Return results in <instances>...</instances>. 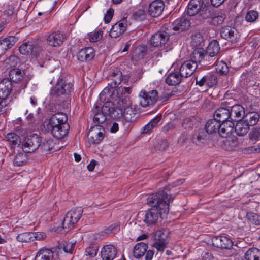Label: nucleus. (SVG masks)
Here are the masks:
<instances>
[{
	"mask_svg": "<svg viewBox=\"0 0 260 260\" xmlns=\"http://www.w3.org/2000/svg\"><path fill=\"white\" fill-rule=\"evenodd\" d=\"M173 198L164 190H160L150 195L147 202L151 208L145 214L143 221L145 224L152 226L163 219L169 212V203L173 201Z\"/></svg>",
	"mask_w": 260,
	"mask_h": 260,
	"instance_id": "1",
	"label": "nucleus"
},
{
	"mask_svg": "<svg viewBox=\"0 0 260 260\" xmlns=\"http://www.w3.org/2000/svg\"><path fill=\"white\" fill-rule=\"evenodd\" d=\"M110 78L112 81L108 84L110 87H107L103 89L100 94L101 99L103 96H111L114 92V89L116 88L121 82L126 83L128 81L127 76H123L122 72L118 68H115L112 70Z\"/></svg>",
	"mask_w": 260,
	"mask_h": 260,
	"instance_id": "2",
	"label": "nucleus"
},
{
	"mask_svg": "<svg viewBox=\"0 0 260 260\" xmlns=\"http://www.w3.org/2000/svg\"><path fill=\"white\" fill-rule=\"evenodd\" d=\"M82 213L81 207H76L69 211L62 221L63 228L68 231L73 228L81 217Z\"/></svg>",
	"mask_w": 260,
	"mask_h": 260,
	"instance_id": "3",
	"label": "nucleus"
},
{
	"mask_svg": "<svg viewBox=\"0 0 260 260\" xmlns=\"http://www.w3.org/2000/svg\"><path fill=\"white\" fill-rule=\"evenodd\" d=\"M42 143L41 137L37 134H33L27 136L24 139L22 148L25 153H31L37 150Z\"/></svg>",
	"mask_w": 260,
	"mask_h": 260,
	"instance_id": "4",
	"label": "nucleus"
},
{
	"mask_svg": "<svg viewBox=\"0 0 260 260\" xmlns=\"http://www.w3.org/2000/svg\"><path fill=\"white\" fill-rule=\"evenodd\" d=\"M59 120L62 123L63 121H67L68 117L66 114L62 112H58L53 114L49 119H45L43 123L44 132L49 133L54 128L58 127L60 125L56 123V120Z\"/></svg>",
	"mask_w": 260,
	"mask_h": 260,
	"instance_id": "5",
	"label": "nucleus"
},
{
	"mask_svg": "<svg viewBox=\"0 0 260 260\" xmlns=\"http://www.w3.org/2000/svg\"><path fill=\"white\" fill-rule=\"evenodd\" d=\"M230 107L231 104L228 101L222 102L220 107L214 112L213 115L214 118L220 123L230 121V120H231L230 113Z\"/></svg>",
	"mask_w": 260,
	"mask_h": 260,
	"instance_id": "6",
	"label": "nucleus"
},
{
	"mask_svg": "<svg viewBox=\"0 0 260 260\" xmlns=\"http://www.w3.org/2000/svg\"><path fill=\"white\" fill-rule=\"evenodd\" d=\"M140 104L144 107L152 105L156 103L158 99V91L152 90L147 92L142 90L139 94Z\"/></svg>",
	"mask_w": 260,
	"mask_h": 260,
	"instance_id": "7",
	"label": "nucleus"
},
{
	"mask_svg": "<svg viewBox=\"0 0 260 260\" xmlns=\"http://www.w3.org/2000/svg\"><path fill=\"white\" fill-rule=\"evenodd\" d=\"M103 111L114 119H118L122 116H124L125 118H129L122 109L119 107L115 108L113 103L111 101H107L103 104Z\"/></svg>",
	"mask_w": 260,
	"mask_h": 260,
	"instance_id": "8",
	"label": "nucleus"
},
{
	"mask_svg": "<svg viewBox=\"0 0 260 260\" xmlns=\"http://www.w3.org/2000/svg\"><path fill=\"white\" fill-rule=\"evenodd\" d=\"M104 128L101 125L92 126L88 134L89 142L93 144H99L104 137Z\"/></svg>",
	"mask_w": 260,
	"mask_h": 260,
	"instance_id": "9",
	"label": "nucleus"
},
{
	"mask_svg": "<svg viewBox=\"0 0 260 260\" xmlns=\"http://www.w3.org/2000/svg\"><path fill=\"white\" fill-rule=\"evenodd\" d=\"M72 91L73 84L71 83L62 79H59L58 80L57 83L53 88L52 93L57 96H60L61 95L69 94Z\"/></svg>",
	"mask_w": 260,
	"mask_h": 260,
	"instance_id": "10",
	"label": "nucleus"
},
{
	"mask_svg": "<svg viewBox=\"0 0 260 260\" xmlns=\"http://www.w3.org/2000/svg\"><path fill=\"white\" fill-rule=\"evenodd\" d=\"M220 34L222 38L231 42L232 43H236L239 38V35L237 30L235 27L230 26L223 27L220 29Z\"/></svg>",
	"mask_w": 260,
	"mask_h": 260,
	"instance_id": "11",
	"label": "nucleus"
},
{
	"mask_svg": "<svg viewBox=\"0 0 260 260\" xmlns=\"http://www.w3.org/2000/svg\"><path fill=\"white\" fill-rule=\"evenodd\" d=\"M212 245L221 249H231L233 245V241L227 236L219 235L212 239Z\"/></svg>",
	"mask_w": 260,
	"mask_h": 260,
	"instance_id": "12",
	"label": "nucleus"
},
{
	"mask_svg": "<svg viewBox=\"0 0 260 260\" xmlns=\"http://www.w3.org/2000/svg\"><path fill=\"white\" fill-rule=\"evenodd\" d=\"M209 134L203 128L195 130L191 138L192 142L197 145L205 144L209 141Z\"/></svg>",
	"mask_w": 260,
	"mask_h": 260,
	"instance_id": "13",
	"label": "nucleus"
},
{
	"mask_svg": "<svg viewBox=\"0 0 260 260\" xmlns=\"http://www.w3.org/2000/svg\"><path fill=\"white\" fill-rule=\"evenodd\" d=\"M92 112L94 114L93 120L95 125H100L101 124H103L106 120V116L108 115V114L104 112L103 106L101 108V103H96L92 110Z\"/></svg>",
	"mask_w": 260,
	"mask_h": 260,
	"instance_id": "14",
	"label": "nucleus"
},
{
	"mask_svg": "<svg viewBox=\"0 0 260 260\" xmlns=\"http://www.w3.org/2000/svg\"><path fill=\"white\" fill-rule=\"evenodd\" d=\"M66 35L60 31H55L50 34L47 38L48 44L53 47H58L62 44Z\"/></svg>",
	"mask_w": 260,
	"mask_h": 260,
	"instance_id": "15",
	"label": "nucleus"
},
{
	"mask_svg": "<svg viewBox=\"0 0 260 260\" xmlns=\"http://www.w3.org/2000/svg\"><path fill=\"white\" fill-rule=\"evenodd\" d=\"M127 26V21L126 18H123L112 26L109 35L111 38H116L126 30Z\"/></svg>",
	"mask_w": 260,
	"mask_h": 260,
	"instance_id": "16",
	"label": "nucleus"
},
{
	"mask_svg": "<svg viewBox=\"0 0 260 260\" xmlns=\"http://www.w3.org/2000/svg\"><path fill=\"white\" fill-rule=\"evenodd\" d=\"M197 68V64L193 60L184 61L179 69V73L182 77L187 78L192 75Z\"/></svg>",
	"mask_w": 260,
	"mask_h": 260,
	"instance_id": "17",
	"label": "nucleus"
},
{
	"mask_svg": "<svg viewBox=\"0 0 260 260\" xmlns=\"http://www.w3.org/2000/svg\"><path fill=\"white\" fill-rule=\"evenodd\" d=\"M117 254V248L111 244L104 245L101 251L102 260H113Z\"/></svg>",
	"mask_w": 260,
	"mask_h": 260,
	"instance_id": "18",
	"label": "nucleus"
},
{
	"mask_svg": "<svg viewBox=\"0 0 260 260\" xmlns=\"http://www.w3.org/2000/svg\"><path fill=\"white\" fill-rule=\"evenodd\" d=\"M169 38L168 34L165 31H158L152 36L151 44L155 47L161 46L166 44Z\"/></svg>",
	"mask_w": 260,
	"mask_h": 260,
	"instance_id": "19",
	"label": "nucleus"
},
{
	"mask_svg": "<svg viewBox=\"0 0 260 260\" xmlns=\"http://www.w3.org/2000/svg\"><path fill=\"white\" fill-rule=\"evenodd\" d=\"M165 8V4L161 0H155L149 6L148 12L154 17L159 16L162 13Z\"/></svg>",
	"mask_w": 260,
	"mask_h": 260,
	"instance_id": "20",
	"label": "nucleus"
},
{
	"mask_svg": "<svg viewBox=\"0 0 260 260\" xmlns=\"http://www.w3.org/2000/svg\"><path fill=\"white\" fill-rule=\"evenodd\" d=\"M231 120L232 122L241 120L245 115L244 108L240 105L236 104L230 108Z\"/></svg>",
	"mask_w": 260,
	"mask_h": 260,
	"instance_id": "21",
	"label": "nucleus"
},
{
	"mask_svg": "<svg viewBox=\"0 0 260 260\" xmlns=\"http://www.w3.org/2000/svg\"><path fill=\"white\" fill-rule=\"evenodd\" d=\"M196 84L202 87L206 85L209 87H211L217 83V78L211 73H208L200 79L198 77L195 78Z\"/></svg>",
	"mask_w": 260,
	"mask_h": 260,
	"instance_id": "22",
	"label": "nucleus"
},
{
	"mask_svg": "<svg viewBox=\"0 0 260 260\" xmlns=\"http://www.w3.org/2000/svg\"><path fill=\"white\" fill-rule=\"evenodd\" d=\"M234 129V123L231 120L221 122L218 134L222 138H227L232 135Z\"/></svg>",
	"mask_w": 260,
	"mask_h": 260,
	"instance_id": "23",
	"label": "nucleus"
},
{
	"mask_svg": "<svg viewBox=\"0 0 260 260\" xmlns=\"http://www.w3.org/2000/svg\"><path fill=\"white\" fill-rule=\"evenodd\" d=\"M12 90V84L8 78L3 79L0 82V99H7Z\"/></svg>",
	"mask_w": 260,
	"mask_h": 260,
	"instance_id": "24",
	"label": "nucleus"
},
{
	"mask_svg": "<svg viewBox=\"0 0 260 260\" xmlns=\"http://www.w3.org/2000/svg\"><path fill=\"white\" fill-rule=\"evenodd\" d=\"M203 6V0H190L187 13L190 16L197 15Z\"/></svg>",
	"mask_w": 260,
	"mask_h": 260,
	"instance_id": "25",
	"label": "nucleus"
},
{
	"mask_svg": "<svg viewBox=\"0 0 260 260\" xmlns=\"http://www.w3.org/2000/svg\"><path fill=\"white\" fill-rule=\"evenodd\" d=\"M190 22L185 17L176 19L172 23V29L175 31H182L188 29L190 26Z\"/></svg>",
	"mask_w": 260,
	"mask_h": 260,
	"instance_id": "26",
	"label": "nucleus"
},
{
	"mask_svg": "<svg viewBox=\"0 0 260 260\" xmlns=\"http://www.w3.org/2000/svg\"><path fill=\"white\" fill-rule=\"evenodd\" d=\"M95 55L94 49L92 47H87L80 50L77 54L78 60L84 61H89L93 58Z\"/></svg>",
	"mask_w": 260,
	"mask_h": 260,
	"instance_id": "27",
	"label": "nucleus"
},
{
	"mask_svg": "<svg viewBox=\"0 0 260 260\" xmlns=\"http://www.w3.org/2000/svg\"><path fill=\"white\" fill-rule=\"evenodd\" d=\"M70 126L68 123H64L58 127L54 128L53 130L49 132L52 135L57 139L64 138L68 134Z\"/></svg>",
	"mask_w": 260,
	"mask_h": 260,
	"instance_id": "28",
	"label": "nucleus"
},
{
	"mask_svg": "<svg viewBox=\"0 0 260 260\" xmlns=\"http://www.w3.org/2000/svg\"><path fill=\"white\" fill-rule=\"evenodd\" d=\"M214 9L212 7L208 4H205L203 7L201 8L198 15V17H200L201 20H204L208 18H211L213 16Z\"/></svg>",
	"mask_w": 260,
	"mask_h": 260,
	"instance_id": "29",
	"label": "nucleus"
},
{
	"mask_svg": "<svg viewBox=\"0 0 260 260\" xmlns=\"http://www.w3.org/2000/svg\"><path fill=\"white\" fill-rule=\"evenodd\" d=\"M220 50L218 42L216 40H213L209 43L205 52L208 57H212L217 55Z\"/></svg>",
	"mask_w": 260,
	"mask_h": 260,
	"instance_id": "30",
	"label": "nucleus"
},
{
	"mask_svg": "<svg viewBox=\"0 0 260 260\" xmlns=\"http://www.w3.org/2000/svg\"><path fill=\"white\" fill-rule=\"evenodd\" d=\"M118 106L126 114L128 112H132V102L128 96L122 95L118 100Z\"/></svg>",
	"mask_w": 260,
	"mask_h": 260,
	"instance_id": "31",
	"label": "nucleus"
},
{
	"mask_svg": "<svg viewBox=\"0 0 260 260\" xmlns=\"http://www.w3.org/2000/svg\"><path fill=\"white\" fill-rule=\"evenodd\" d=\"M220 122L216 120L215 118L209 119L205 125V130L208 134H216L218 133L220 128Z\"/></svg>",
	"mask_w": 260,
	"mask_h": 260,
	"instance_id": "32",
	"label": "nucleus"
},
{
	"mask_svg": "<svg viewBox=\"0 0 260 260\" xmlns=\"http://www.w3.org/2000/svg\"><path fill=\"white\" fill-rule=\"evenodd\" d=\"M236 125H234L235 132L239 136H244L249 130L250 126L248 124L246 123L242 119L237 121Z\"/></svg>",
	"mask_w": 260,
	"mask_h": 260,
	"instance_id": "33",
	"label": "nucleus"
},
{
	"mask_svg": "<svg viewBox=\"0 0 260 260\" xmlns=\"http://www.w3.org/2000/svg\"><path fill=\"white\" fill-rule=\"evenodd\" d=\"M54 252L50 249L43 248L39 250L35 257V260H53Z\"/></svg>",
	"mask_w": 260,
	"mask_h": 260,
	"instance_id": "34",
	"label": "nucleus"
},
{
	"mask_svg": "<svg viewBox=\"0 0 260 260\" xmlns=\"http://www.w3.org/2000/svg\"><path fill=\"white\" fill-rule=\"evenodd\" d=\"M182 78L180 73L178 71L171 72L167 75L166 82L169 85H176L181 82Z\"/></svg>",
	"mask_w": 260,
	"mask_h": 260,
	"instance_id": "35",
	"label": "nucleus"
},
{
	"mask_svg": "<svg viewBox=\"0 0 260 260\" xmlns=\"http://www.w3.org/2000/svg\"><path fill=\"white\" fill-rule=\"evenodd\" d=\"M259 115L255 112H248L244 115L243 118L242 119L246 123L248 124L249 126H252L255 125L258 121Z\"/></svg>",
	"mask_w": 260,
	"mask_h": 260,
	"instance_id": "36",
	"label": "nucleus"
},
{
	"mask_svg": "<svg viewBox=\"0 0 260 260\" xmlns=\"http://www.w3.org/2000/svg\"><path fill=\"white\" fill-rule=\"evenodd\" d=\"M148 249L147 245L144 242L137 243L134 247L133 254L135 257L140 258L146 253Z\"/></svg>",
	"mask_w": 260,
	"mask_h": 260,
	"instance_id": "37",
	"label": "nucleus"
},
{
	"mask_svg": "<svg viewBox=\"0 0 260 260\" xmlns=\"http://www.w3.org/2000/svg\"><path fill=\"white\" fill-rule=\"evenodd\" d=\"M17 39L12 36L0 40V47L2 50H7L11 48L17 42Z\"/></svg>",
	"mask_w": 260,
	"mask_h": 260,
	"instance_id": "38",
	"label": "nucleus"
},
{
	"mask_svg": "<svg viewBox=\"0 0 260 260\" xmlns=\"http://www.w3.org/2000/svg\"><path fill=\"white\" fill-rule=\"evenodd\" d=\"M205 57H208L205 51L202 48H199L192 52L190 60H193V62L197 64V62H201Z\"/></svg>",
	"mask_w": 260,
	"mask_h": 260,
	"instance_id": "39",
	"label": "nucleus"
},
{
	"mask_svg": "<svg viewBox=\"0 0 260 260\" xmlns=\"http://www.w3.org/2000/svg\"><path fill=\"white\" fill-rule=\"evenodd\" d=\"M6 140L9 142L11 148L19 146L21 143L20 137L15 133H9L5 136Z\"/></svg>",
	"mask_w": 260,
	"mask_h": 260,
	"instance_id": "40",
	"label": "nucleus"
},
{
	"mask_svg": "<svg viewBox=\"0 0 260 260\" xmlns=\"http://www.w3.org/2000/svg\"><path fill=\"white\" fill-rule=\"evenodd\" d=\"M244 256L245 260H260V250L256 248H250Z\"/></svg>",
	"mask_w": 260,
	"mask_h": 260,
	"instance_id": "41",
	"label": "nucleus"
},
{
	"mask_svg": "<svg viewBox=\"0 0 260 260\" xmlns=\"http://www.w3.org/2000/svg\"><path fill=\"white\" fill-rule=\"evenodd\" d=\"M23 76V72L19 69L14 68L9 72L10 80L13 82H19Z\"/></svg>",
	"mask_w": 260,
	"mask_h": 260,
	"instance_id": "42",
	"label": "nucleus"
},
{
	"mask_svg": "<svg viewBox=\"0 0 260 260\" xmlns=\"http://www.w3.org/2000/svg\"><path fill=\"white\" fill-rule=\"evenodd\" d=\"M211 18V19L209 23L214 26H218L223 22L225 18V16L224 14L221 13H214L213 16H212Z\"/></svg>",
	"mask_w": 260,
	"mask_h": 260,
	"instance_id": "43",
	"label": "nucleus"
},
{
	"mask_svg": "<svg viewBox=\"0 0 260 260\" xmlns=\"http://www.w3.org/2000/svg\"><path fill=\"white\" fill-rule=\"evenodd\" d=\"M35 47L32 42H28L22 44L19 47L20 52L23 55H28L34 52Z\"/></svg>",
	"mask_w": 260,
	"mask_h": 260,
	"instance_id": "44",
	"label": "nucleus"
},
{
	"mask_svg": "<svg viewBox=\"0 0 260 260\" xmlns=\"http://www.w3.org/2000/svg\"><path fill=\"white\" fill-rule=\"evenodd\" d=\"M147 52V47L145 46H140L136 48L133 53V57L135 59L143 58Z\"/></svg>",
	"mask_w": 260,
	"mask_h": 260,
	"instance_id": "45",
	"label": "nucleus"
},
{
	"mask_svg": "<svg viewBox=\"0 0 260 260\" xmlns=\"http://www.w3.org/2000/svg\"><path fill=\"white\" fill-rule=\"evenodd\" d=\"M32 232H24L18 234L16 239L20 242H30L33 241Z\"/></svg>",
	"mask_w": 260,
	"mask_h": 260,
	"instance_id": "46",
	"label": "nucleus"
},
{
	"mask_svg": "<svg viewBox=\"0 0 260 260\" xmlns=\"http://www.w3.org/2000/svg\"><path fill=\"white\" fill-rule=\"evenodd\" d=\"M98 251V245L95 243H91L89 246L86 248L85 254L89 256L90 257H94L97 255Z\"/></svg>",
	"mask_w": 260,
	"mask_h": 260,
	"instance_id": "47",
	"label": "nucleus"
},
{
	"mask_svg": "<svg viewBox=\"0 0 260 260\" xmlns=\"http://www.w3.org/2000/svg\"><path fill=\"white\" fill-rule=\"evenodd\" d=\"M75 242L64 241L60 245V249H62L66 253H73L75 245Z\"/></svg>",
	"mask_w": 260,
	"mask_h": 260,
	"instance_id": "48",
	"label": "nucleus"
},
{
	"mask_svg": "<svg viewBox=\"0 0 260 260\" xmlns=\"http://www.w3.org/2000/svg\"><path fill=\"white\" fill-rule=\"evenodd\" d=\"M198 122L196 118L191 117L188 118H186L184 120L182 123V126L186 129H192L193 127L196 126L198 124Z\"/></svg>",
	"mask_w": 260,
	"mask_h": 260,
	"instance_id": "49",
	"label": "nucleus"
},
{
	"mask_svg": "<svg viewBox=\"0 0 260 260\" xmlns=\"http://www.w3.org/2000/svg\"><path fill=\"white\" fill-rule=\"evenodd\" d=\"M168 234L167 230L161 229L155 232L153 237L155 241L167 240Z\"/></svg>",
	"mask_w": 260,
	"mask_h": 260,
	"instance_id": "50",
	"label": "nucleus"
},
{
	"mask_svg": "<svg viewBox=\"0 0 260 260\" xmlns=\"http://www.w3.org/2000/svg\"><path fill=\"white\" fill-rule=\"evenodd\" d=\"M258 13L256 11H249L245 15V20L248 22H254L258 19Z\"/></svg>",
	"mask_w": 260,
	"mask_h": 260,
	"instance_id": "51",
	"label": "nucleus"
},
{
	"mask_svg": "<svg viewBox=\"0 0 260 260\" xmlns=\"http://www.w3.org/2000/svg\"><path fill=\"white\" fill-rule=\"evenodd\" d=\"M249 137L251 141L255 142L260 140V128L255 127L249 134Z\"/></svg>",
	"mask_w": 260,
	"mask_h": 260,
	"instance_id": "52",
	"label": "nucleus"
},
{
	"mask_svg": "<svg viewBox=\"0 0 260 260\" xmlns=\"http://www.w3.org/2000/svg\"><path fill=\"white\" fill-rule=\"evenodd\" d=\"M54 146V143L51 140H48L43 142L41 144V149L44 151H51Z\"/></svg>",
	"mask_w": 260,
	"mask_h": 260,
	"instance_id": "53",
	"label": "nucleus"
},
{
	"mask_svg": "<svg viewBox=\"0 0 260 260\" xmlns=\"http://www.w3.org/2000/svg\"><path fill=\"white\" fill-rule=\"evenodd\" d=\"M26 160V155L23 153H19L14 160V163L18 166H22Z\"/></svg>",
	"mask_w": 260,
	"mask_h": 260,
	"instance_id": "54",
	"label": "nucleus"
},
{
	"mask_svg": "<svg viewBox=\"0 0 260 260\" xmlns=\"http://www.w3.org/2000/svg\"><path fill=\"white\" fill-rule=\"evenodd\" d=\"M167 243V240L155 241L153 246L156 248L158 251L162 252L166 248Z\"/></svg>",
	"mask_w": 260,
	"mask_h": 260,
	"instance_id": "55",
	"label": "nucleus"
},
{
	"mask_svg": "<svg viewBox=\"0 0 260 260\" xmlns=\"http://www.w3.org/2000/svg\"><path fill=\"white\" fill-rule=\"evenodd\" d=\"M103 37V31L99 30L91 34L89 37V40L91 42L99 41Z\"/></svg>",
	"mask_w": 260,
	"mask_h": 260,
	"instance_id": "56",
	"label": "nucleus"
},
{
	"mask_svg": "<svg viewBox=\"0 0 260 260\" xmlns=\"http://www.w3.org/2000/svg\"><path fill=\"white\" fill-rule=\"evenodd\" d=\"M249 220L255 225H260V216L255 213H250L248 214Z\"/></svg>",
	"mask_w": 260,
	"mask_h": 260,
	"instance_id": "57",
	"label": "nucleus"
},
{
	"mask_svg": "<svg viewBox=\"0 0 260 260\" xmlns=\"http://www.w3.org/2000/svg\"><path fill=\"white\" fill-rule=\"evenodd\" d=\"M9 102L6 99H0V114L6 112Z\"/></svg>",
	"mask_w": 260,
	"mask_h": 260,
	"instance_id": "58",
	"label": "nucleus"
},
{
	"mask_svg": "<svg viewBox=\"0 0 260 260\" xmlns=\"http://www.w3.org/2000/svg\"><path fill=\"white\" fill-rule=\"evenodd\" d=\"M156 145L155 147L158 148L160 151L165 150L168 147V143L166 140H160L157 142Z\"/></svg>",
	"mask_w": 260,
	"mask_h": 260,
	"instance_id": "59",
	"label": "nucleus"
},
{
	"mask_svg": "<svg viewBox=\"0 0 260 260\" xmlns=\"http://www.w3.org/2000/svg\"><path fill=\"white\" fill-rule=\"evenodd\" d=\"M33 241L34 240H42L46 237V234L43 232H32Z\"/></svg>",
	"mask_w": 260,
	"mask_h": 260,
	"instance_id": "60",
	"label": "nucleus"
},
{
	"mask_svg": "<svg viewBox=\"0 0 260 260\" xmlns=\"http://www.w3.org/2000/svg\"><path fill=\"white\" fill-rule=\"evenodd\" d=\"M114 10L113 9H109L106 12L104 17V20L105 23H107L110 22L113 17Z\"/></svg>",
	"mask_w": 260,
	"mask_h": 260,
	"instance_id": "61",
	"label": "nucleus"
},
{
	"mask_svg": "<svg viewBox=\"0 0 260 260\" xmlns=\"http://www.w3.org/2000/svg\"><path fill=\"white\" fill-rule=\"evenodd\" d=\"M161 117L162 116L161 115H158L155 118H154L153 119H152L151 121L149 123L151 125L153 128L157 125V124L161 120Z\"/></svg>",
	"mask_w": 260,
	"mask_h": 260,
	"instance_id": "62",
	"label": "nucleus"
},
{
	"mask_svg": "<svg viewBox=\"0 0 260 260\" xmlns=\"http://www.w3.org/2000/svg\"><path fill=\"white\" fill-rule=\"evenodd\" d=\"M117 94H119L120 92L121 95H122L123 94H129L131 93V88L130 87H124V88H118L117 89Z\"/></svg>",
	"mask_w": 260,
	"mask_h": 260,
	"instance_id": "63",
	"label": "nucleus"
},
{
	"mask_svg": "<svg viewBox=\"0 0 260 260\" xmlns=\"http://www.w3.org/2000/svg\"><path fill=\"white\" fill-rule=\"evenodd\" d=\"M145 254V260H152L154 254V251L153 250H147Z\"/></svg>",
	"mask_w": 260,
	"mask_h": 260,
	"instance_id": "64",
	"label": "nucleus"
}]
</instances>
